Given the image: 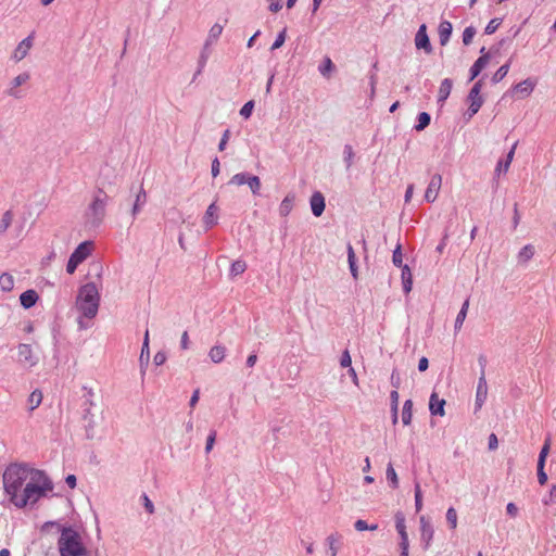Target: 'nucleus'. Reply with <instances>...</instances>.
Segmentation results:
<instances>
[{"label":"nucleus","instance_id":"19","mask_svg":"<svg viewBox=\"0 0 556 556\" xmlns=\"http://www.w3.org/2000/svg\"><path fill=\"white\" fill-rule=\"evenodd\" d=\"M402 282L405 293H409L413 287V276L407 265L402 266Z\"/></svg>","mask_w":556,"mask_h":556},{"label":"nucleus","instance_id":"16","mask_svg":"<svg viewBox=\"0 0 556 556\" xmlns=\"http://www.w3.org/2000/svg\"><path fill=\"white\" fill-rule=\"evenodd\" d=\"M488 387L484 377H481L477 387L476 407L480 409L486 399Z\"/></svg>","mask_w":556,"mask_h":556},{"label":"nucleus","instance_id":"49","mask_svg":"<svg viewBox=\"0 0 556 556\" xmlns=\"http://www.w3.org/2000/svg\"><path fill=\"white\" fill-rule=\"evenodd\" d=\"M555 501H556V484H553L548 492V496L543 500V504L547 506V505L555 503Z\"/></svg>","mask_w":556,"mask_h":556},{"label":"nucleus","instance_id":"15","mask_svg":"<svg viewBox=\"0 0 556 556\" xmlns=\"http://www.w3.org/2000/svg\"><path fill=\"white\" fill-rule=\"evenodd\" d=\"M39 300V296L35 290H27L23 292L20 296L21 305L24 308H30L33 307L37 301Z\"/></svg>","mask_w":556,"mask_h":556},{"label":"nucleus","instance_id":"62","mask_svg":"<svg viewBox=\"0 0 556 556\" xmlns=\"http://www.w3.org/2000/svg\"><path fill=\"white\" fill-rule=\"evenodd\" d=\"M180 346L182 350H187L189 348V336L187 331H184L181 334Z\"/></svg>","mask_w":556,"mask_h":556},{"label":"nucleus","instance_id":"45","mask_svg":"<svg viewBox=\"0 0 556 556\" xmlns=\"http://www.w3.org/2000/svg\"><path fill=\"white\" fill-rule=\"evenodd\" d=\"M286 35H287V30H286V28H285V29H282V30L278 34V36H277L276 40L274 41V43H273V46H271V48H270V49H271V50H276V49H279L280 47H282V46H283V43H285V41H286Z\"/></svg>","mask_w":556,"mask_h":556},{"label":"nucleus","instance_id":"6","mask_svg":"<svg viewBox=\"0 0 556 556\" xmlns=\"http://www.w3.org/2000/svg\"><path fill=\"white\" fill-rule=\"evenodd\" d=\"M481 92V83L478 81L471 88L468 94L469 108H468V118L472 117L480 110L483 99L480 96Z\"/></svg>","mask_w":556,"mask_h":556},{"label":"nucleus","instance_id":"29","mask_svg":"<svg viewBox=\"0 0 556 556\" xmlns=\"http://www.w3.org/2000/svg\"><path fill=\"white\" fill-rule=\"evenodd\" d=\"M509 68H510V61H508L507 63H505L504 65H502L495 73L494 75L492 76V83L493 84H497L500 83L501 80L504 79V77L508 74L509 72Z\"/></svg>","mask_w":556,"mask_h":556},{"label":"nucleus","instance_id":"38","mask_svg":"<svg viewBox=\"0 0 556 556\" xmlns=\"http://www.w3.org/2000/svg\"><path fill=\"white\" fill-rule=\"evenodd\" d=\"M390 397H391V406H392V410H393V421L396 422L397 420V416H396V413H397V406H399V392L396 390H393L390 394Z\"/></svg>","mask_w":556,"mask_h":556},{"label":"nucleus","instance_id":"18","mask_svg":"<svg viewBox=\"0 0 556 556\" xmlns=\"http://www.w3.org/2000/svg\"><path fill=\"white\" fill-rule=\"evenodd\" d=\"M226 355V349L223 345H214L208 352L211 361L215 364L223 362Z\"/></svg>","mask_w":556,"mask_h":556},{"label":"nucleus","instance_id":"50","mask_svg":"<svg viewBox=\"0 0 556 556\" xmlns=\"http://www.w3.org/2000/svg\"><path fill=\"white\" fill-rule=\"evenodd\" d=\"M545 465H538V481L541 485L547 482V475L544 470Z\"/></svg>","mask_w":556,"mask_h":556},{"label":"nucleus","instance_id":"27","mask_svg":"<svg viewBox=\"0 0 556 556\" xmlns=\"http://www.w3.org/2000/svg\"><path fill=\"white\" fill-rule=\"evenodd\" d=\"M386 476H387V480L389 481L390 486L392 489H397L399 488V478H397L396 471L391 463L387 467Z\"/></svg>","mask_w":556,"mask_h":556},{"label":"nucleus","instance_id":"63","mask_svg":"<svg viewBox=\"0 0 556 556\" xmlns=\"http://www.w3.org/2000/svg\"><path fill=\"white\" fill-rule=\"evenodd\" d=\"M199 399H200V390H199V389H197V390H194V392H193V394H192V396H191V399H190V403H189V404H190V407H191V408H194V407H195V405H197V404H198V402H199Z\"/></svg>","mask_w":556,"mask_h":556},{"label":"nucleus","instance_id":"5","mask_svg":"<svg viewBox=\"0 0 556 556\" xmlns=\"http://www.w3.org/2000/svg\"><path fill=\"white\" fill-rule=\"evenodd\" d=\"M93 243L91 241L81 242L70 256L66 265V271L72 275L79 264H81L92 252Z\"/></svg>","mask_w":556,"mask_h":556},{"label":"nucleus","instance_id":"56","mask_svg":"<svg viewBox=\"0 0 556 556\" xmlns=\"http://www.w3.org/2000/svg\"><path fill=\"white\" fill-rule=\"evenodd\" d=\"M167 357H166V354L164 352H157L155 355H154V358H153V362L156 366H161L163 365L165 362H166Z\"/></svg>","mask_w":556,"mask_h":556},{"label":"nucleus","instance_id":"33","mask_svg":"<svg viewBox=\"0 0 556 556\" xmlns=\"http://www.w3.org/2000/svg\"><path fill=\"white\" fill-rule=\"evenodd\" d=\"M146 199H147L146 191L141 187L139 192H138V194H137L136 202H135L134 207H132V215L134 216L137 215V213L140 210V206L146 203Z\"/></svg>","mask_w":556,"mask_h":556},{"label":"nucleus","instance_id":"10","mask_svg":"<svg viewBox=\"0 0 556 556\" xmlns=\"http://www.w3.org/2000/svg\"><path fill=\"white\" fill-rule=\"evenodd\" d=\"M309 203H311L312 213L316 217H319L325 211V198L321 194V192H319V191L314 192L311 197Z\"/></svg>","mask_w":556,"mask_h":556},{"label":"nucleus","instance_id":"40","mask_svg":"<svg viewBox=\"0 0 556 556\" xmlns=\"http://www.w3.org/2000/svg\"><path fill=\"white\" fill-rule=\"evenodd\" d=\"M248 186L250 187L251 191L256 194L261 188V181L257 176H251L248 178Z\"/></svg>","mask_w":556,"mask_h":556},{"label":"nucleus","instance_id":"25","mask_svg":"<svg viewBox=\"0 0 556 556\" xmlns=\"http://www.w3.org/2000/svg\"><path fill=\"white\" fill-rule=\"evenodd\" d=\"M14 288V278L11 274L4 273L0 276V289L10 292Z\"/></svg>","mask_w":556,"mask_h":556},{"label":"nucleus","instance_id":"14","mask_svg":"<svg viewBox=\"0 0 556 556\" xmlns=\"http://www.w3.org/2000/svg\"><path fill=\"white\" fill-rule=\"evenodd\" d=\"M441 188V176L435 175L431 178L429 186L426 190L425 198L428 202H432L437 199L439 190Z\"/></svg>","mask_w":556,"mask_h":556},{"label":"nucleus","instance_id":"20","mask_svg":"<svg viewBox=\"0 0 556 556\" xmlns=\"http://www.w3.org/2000/svg\"><path fill=\"white\" fill-rule=\"evenodd\" d=\"M535 253V249L532 244L525 245L518 253L517 258L521 264L529 262Z\"/></svg>","mask_w":556,"mask_h":556},{"label":"nucleus","instance_id":"35","mask_svg":"<svg viewBox=\"0 0 556 556\" xmlns=\"http://www.w3.org/2000/svg\"><path fill=\"white\" fill-rule=\"evenodd\" d=\"M13 220V213L11 211H7L3 213L0 220V232H4L11 226Z\"/></svg>","mask_w":556,"mask_h":556},{"label":"nucleus","instance_id":"17","mask_svg":"<svg viewBox=\"0 0 556 556\" xmlns=\"http://www.w3.org/2000/svg\"><path fill=\"white\" fill-rule=\"evenodd\" d=\"M516 146H517V143H515L513 146V148L508 152L505 161H498L496 168H495V174L497 176H500L502 173L505 174L509 169V166H510L514 155H515Z\"/></svg>","mask_w":556,"mask_h":556},{"label":"nucleus","instance_id":"47","mask_svg":"<svg viewBox=\"0 0 556 556\" xmlns=\"http://www.w3.org/2000/svg\"><path fill=\"white\" fill-rule=\"evenodd\" d=\"M254 108L253 101L247 102L240 110V115L244 118H249Z\"/></svg>","mask_w":556,"mask_h":556},{"label":"nucleus","instance_id":"60","mask_svg":"<svg viewBox=\"0 0 556 556\" xmlns=\"http://www.w3.org/2000/svg\"><path fill=\"white\" fill-rule=\"evenodd\" d=\"M497 446H498L497 437H496V434L491 433L490 437H489V448L491 451H494V450L497 448Z\"/></svg>","mask_w":556,"mask_h":556},{"label":"nucleus","instance_id":"13","mask_svg":"<svg viewBox=\"0 0 556 556\" xmlns=\"http://www.w3.org/2000/svg\"><path fill=\"white\" fill-rule=\"evenodd\" d=\"M218 220V207L215 203H212L208 205L204 216H203V224L206 229H211L217 224Z\"/></svg>","mask_w":556,"mask_h":556},{"label":"nucleus","instance_id":"11","mask_svg":"<svg viewBox=\"0 0 556 556\" xmlns=\"http://www.w3.org/2000/svg\"><path fill=\"white\" fill-rule=\"evenodd\" d=\"M31 46H33V36H28L27 38L22 40L13 52L14 60L17 62L23 60L28 54Z\"/></svg>","mask_w":556,"mask_h":556},{"label":"nucleus","instance_id":"8","mask_svg":"<svg viewBox=\"0 0 556 556\" xmlns=\"http://www.w3.org/2000/svg\"><path fill=\"white\" fill-rule=\"evenodd\" d=\"M446 404V401L443 397H440L437 391H433V393L430 396L429 401V409L433 416H444V406Z\"/></svg>","mask_w":556,"mask_h":556},{"label":"nucleus","instance_id":"30","mask_svg":"<svg viewBox=\"0 0 556 556\" xmlns=\"http://www.w3.org/2000/svg\"><path fill=\"white\" fill-rule=\"evenodd\" d=\"M451 90H452V85H451L450 80L446 78L442 81L441 87L439 89V94H438L439 101H445L448 98Z\"/></svg>","mask_w":556,"mask_h":556},{"label":"nucleus","instance_id":"36","mask_svg":"<svg viewBox=\"0 0 556 556\" xmlns=\"http://www.w3.org/2000/svg\"><path fill=\"white\" fill-rule=\"evenodd\" d=\"M223 29H224L223 25H220L218 23L214 24L208 31L207 41H216L219 38V36L222 35Z\"/></svg>","mask_w":556,"mask_h":556},{"label":"nucleus","instance_id":"12","mask_svg":"<svg viewBox=\"0 0 556 556\" xmlns=\"http://www.w3.org/2000/svg\"><path fill=\"white\" fill-rule=\"evenodd\" d=\"M395 528L401 538L400 546H409L408 534L406 532L405 526V518L402 514H396L395 516Z\"/></svg>","mask_w":556,"mask_h":556},{"label":"nucleus","instance_id":"34","mask_svg":"<svg viewBox=\"0 0 556 556\" xmlns=\"http://www.w3.org/2000/svg\"><path fill=\"white\" fill-rule=\"evenodd\" d=\"M247 269V263L244 261L238 260L231 264L230 274L232 276H239L243 274Z\"/></svg>","mask_w":556,"mask_h":556},{"label":"nucleus","instance_id":"4","mask_svg":"<svg viewBox=\"0 0 556 556\" xmlns=\"http://www.w3.org/2000/svg\"><path fill=\"white\" fill-rule=\"evenodd\" d=\"M106 194L99 190L89 205V218L93 225H99L105 217Z\"/></svg>","mask_w":556,"mask_h":556},{"label":"nucleus","instance_id":"9","mask_svg":"<svg viewBox=\"0 0 556 556\" xmlns=\"http://www.w3.org/2000/svg\"><path fill=\"white\" fill-rule=\"evenodd\" d=\"M426 25L422 24L415 37V45L417 49H424L427 53L431 52V45L429 41V37L426 31Z\"/></svg>","mask_w":556,"mask_h":556},{"label":"nucleus","instance_id":"3","mask_svg":"<svg viewBox=\"0 0 556 556\" xmlns=\"http://www.w3.org/2000/svg\"><path fill=\"white\" fill-rule=\"evenodd\" d=\"M61 556H86L80 534L73 528H63L58 542Z\"/></svg>","mask_w":556,"mask_h":556},{"label":"nucleus","instance_id":"23","mask_svg":"<svg viewBox=\"0 0 556 556\" xmlns=\"http://www.w3.org/2000/svg\"><path fill=\"white\" fill-rule=\"evenodd\" d=\"M328 556H337L339 551L340 536L338 534H330L327 536Z\"/></svg>","mask_w":556,"mask_h":556},{"label":"nucleus","instance_id":"42","mask_svg":"<svg viewBox=\"0 0 556 556\" xmlns=\"http://www.w3.org/2000/svg\"><path fill=\"white\" fill-rule=\"evenodd\" d=\"M501 24H502L501 18L491 20L484 29L485 34L491 35V34L495 33Z\"/></svg>","mask_w":556,"mask_h":556},{"label":"nucleus","instance_id":"57","mask_svg":"<svg viewBox=\"0 0 556 556\" xmlns=\"http://www.w3.org/2000/svg\"><path fill=\"white\" fill-rule=\"evenodd\" d=\"M28 79H29V75L24 73V74L16 76L14 78L13 83H14L15 87H18V86L25 84Z\"/></svg>","mask_w":556,"mask_h":556},{"label":"nucleus","instance_id":"61","mask_svg":"<svg viewBox=\"0 0 556 556\" xmlns=\"http://www.w3.org/2000/svg\"><path fill=\"white\" fill-rule=\"evenodd\" d=\"M229 136H230V131L228 129L225 130V132H224V135L222 137V140L219 142V146H218L219 151L225 150V147H226V144H227V142L229 140Z\"/></svg>","mask_w":556,"mask_h":556},{"label":"nucleus","instance_id":"52","mask_svg":"<svg viewBox=\"0 0 556 556\" xmlns=\"http://www.w3.org/2000/svg\"><path fill=\"white\" fill-rule=\"evenodd\" d=\"M216 440V431H211V433L207 437L206 445H205V452L210 453L214 446Z\"/></svg>","mask_w":556,"mask_h":556},{"label":"nucleus","instance_id":"48","mask_svg":"<svg viewBox=\"0 0 556 556\" xmlns=\"http://www.w3.org/2000/svg\"><path fill=\"white\" fill-rule=\"evenodd\" d=\"M475 34H476L475 28L467 27L464 30V34H463V41H464V43L465 45H469L472 41Z\"/></svg>","mask_w":556,"mask_h":556},{"label":"nucleus","instance_id":"7","mask_svg":"<svg viewBox=\"0 0 556 556\" xmlns=\"http://www.w3.org/2000/svg\"><path fill=\"white\" fill-rule=\"evenodd\" d=\"M535 87L536 79L529 77L513 86L510 92L513 96L522 99L529 97L534 91Z\"/></svg>","mask_w":556,"mask_h":556},{"label":"nucleus","instance_id":"2","mask_svg":"<svg viewBox=\"0 0 556 556\" xmlns=\"http://www.w3.org/2000/svg\"><path fill=\"white\" fill-rule=\"evenodd\" d=\"M100 295L96 283L84 285L78 292L76 307L84 317L93 318L99 308Z\"/></svg>","mask_w":556,"mask_h":556},{"label":"nucleus","instance_id":"55","mask_svg":"<svg viewBox=\"0 0 556 556\" xmlns=\"http://www.w3.org/2000/svg\"><path fill=\"white\" fill-rule=\"evenodd\" d=\"M506 511L509 517L515 518L519 513V508L515 503H508L506 506Z\"/></svg>","mask_w":556,"mask_h":556},{"label":"nucleus","instance_id":"21","mask_svg":"<svg viewBox=\"0 0 556 556\" xmlns=\"http://www.w3.org/2000/svg\"><path fill=\"white\" fill-rule=\"evenodd\" d=\"M452 33V24L447 21H444L440 24L439 27V37L441 45H446L450 39V35Z\"/></svg>","mask_w":556,"mask_h":556},{"label":"nucleus","instance_id":"53","mask_svg":"<svg viewBox=\"0 0 556 556\" xmlns=\"http://www.w3.org/2000/svg\"><path fill=\"white\" fill-rule=\"evenodd\" d=\"M344 154H345L346 166L350 167L352 165V161L354 157V152H353V149L351 146H345Z\"/></svg>","mask_w":556,"mask_h":556},{"label":"nucleus","instance_id":"39","mask_svg":"<svg viewBox=\"0 0 556 556\" xmlns=\"http://www.w3.org/2000/svg\"><path fill=\"white\" fill-rule=\"evenodd\" d=\"M354 527L357 531H365V530L375 531L378 529V525L368 526L367 522L363 519L356 520V522L354 523Z\"/></svg>","mask_w":556,"mask_h":556},{"label":"nucleus","instance_id":"58","mask_svg":"<svg viewBox=\"0 0 556 556\" xmlns=\"http://www.w3.org/2000/svg\"><path fill=\"white\" fill-rule=\"evenodd\" d=\"M142 500H143V504H144L146 509H147L150 514H153V513H154V505H153V503L150 501V498L148 497V495H147V494H143V495H142Z\"/></svg>","mask_w":556,"mask_h":556},{"label":"nucleus","instance_id":"32","mask_svg":"<svg viewBox=\"0 0 556 556\" xmlns=\"http://www.w3.org/2000/svg\"><path fill=\"white\" fill-rule=\"evenodd\" d=\"M430 115L426 112H421L418 115V123L415 125L417 131L424 130L430 124Z\"/></svg>","mask_w":556,"mask_h":556},{"label":"nucleus","instance_id":"24","mask_svg":"<svg viewBox=\"0 0 556 556\" xmlns=\"http://www.w3.org/2000/svg\"><path fill=\"white\" fill-rule=\"evenodd\" d=\"M294 195H287L280 203L279 213L286 217L290 214L293 208Z\"/></svg>","mask_w":556,"mask_h":556},{"label":"nucleus","instance_id":"41","mask_svg":"<svg viewBox=\"0 0 556 556\" xmlns=\"http://www.w3.org/2000/svg\"><path fill=\"white\" fill-rule=\"evenodd\" d=\"M248 176L243 173L236 174L231 177L229 180V184L236 185V186H242L248 182Z\"/></svg>","mask_w":556,"mask_h":556},{"label":"nucleus","instance_id":"51","mask_svg":"<svg viewBox=\"0 0 556 556\" xmlns=\"http://www.w3.org/2000/svg\"><path fill=\"white\" fill-rule=\"evenodd\" d=\"M351 364H352V359H351L350 352H349L348 350H345V351L342 353V355H341L340 365H341L342 367H348V368H350V367H352V366H351Z\"/></svg>","mask_w":556,"mask_h":556},{"label":"nucleus","instance_id":"22","mask_svg":"<svg viewBox=\"0 0 556 556\" xmlns=\"http://www.w3.org/2000/svg\"><path fill=\"white\" fill-rule=\"evenodd\" d=\"M489 58V54H483L475 62V64L470 68L471 78L478 76L480 72L488 65Z\"/></svg>","mask_w":556,"mask_h":556},{"label":"nucleus","instance_id":"59","mask_svg":"<svg viewBox=\"0 0 556 556\" xmlns=\"http://www.w3.org/2000/svg\"><path fill=\"white\" fill-rule=\"evenodd\" d=\"M349 265H350V269H351V274L352 276L357 279V276H358V270H357V266H356V257L355 258H349Z\"/></svg>","mask_w":556,"mask_h":556},{"label":"nucleus","instance_id":"28","mask_svg":"<svg viewBox=\"0 0 556 556\" xmlns=\"http://www.w3.org/2000/svg\"><path fill=\"white\" fill-rule=\"evenodd\" d=\"M42 397V392L40 390L33 391L28 397L29 409H36L41 404Z\"/></svg>","mask_w":556,"mask_h":556},{"label":"nucleus","instance_id":"46","mask_svg":"<svg viewBox=\"0 0 556 556\" xmlns=\"http://www.w3.org/2000/svg\"><path fill=\"white\" fill-rule=\"evenodd\" d=\"M392 262L395 266L402 267L403 265V254L401 250V245H397L393 252Z\"/></svg>","mask_w":556,"mask_h":556},{"label":"nucleus","instance_id":"26","mask_svg":"<svg viewBox=\"0 0 556 556\" xmlns=\"http://www.w3.org/2000/svg\"><path fill=\"white\" fill-rule=\"evenodd\" d=\"M412 409H413L412 400L405 401V403L403 405V410H402V421L405 426H408L412 421V417H413Z\"/></svg>","mask_w":556,"mask_h":556},{"label":"nucleus","instance_id":"43","mask_svg":"<svg viewBox=\"0 0 556 556\" xmlns=\"http://www.w3.org/2000/svg\"><path fill=\"white\" fill-rule=\"evenodd\" d=\"M468 306H469V301L466 300L456 317V326H462V324L464 323L466 315H467Z\"/></svg>","mask_w":556,"mask_h":556},{"label":"nucleus","instance_id":"44","mask_svg":"<svg viewBox=\"0 0 556 556\" xmlns=\"http://www.w3.org/2000/svg\"><path fill=\"white\" fill-rule=\"evenodd\" d=\"M420 522H421V535L424 539H427V543H428L432 536V530H431L430 526L425 521L424 517H421Z\"/></svg>","mask_w":556,"mask_h":556},{"label":"nucleus","instance_id":"37","mask_svg":"<svg viewBox=\"0 0 556 556\" xmlns=\"http://www.w3.org/2000/svg\"><path fill=\"white\" fill-rule=\"evenodd\" d=\"M549 448H551V440L549 439H546L542 448H541V452H540V455H539V459H538V465H545V462H546V457L549 453Z\"/></svg>","mask_w":556,"mask_h":556},{"label":"nucleus","instance_id":"64","mask_svg":"<svg viewBox=\"0 0 556 556\" xmlns=\"http://www.w3.org/2000/svg\"><path fill=\"white\" fill-rule=\"evenodd\" d=\"M219 161L217 157H215L212 162V175L213 177H216L219 174Z\"/></svg>","mask_w":556,"mask_h":556},{"label":"nucleus","instance_id":"54","mask_svg":"<svg viewBox=\"0 0 556 556\" xmlns=\"http://www.w3.org/2000/svg\"><path fill=\"white\" fill-rule=\"evenodd\" d=\"M18 353L21 356H25V359L28 361L31 354V349L28 344H21L18 348Z\"/></svg>","mask_w":556,"mask_h":556},{"label":"nucleus","instance_id":"31","mask_svg":"<svg viewBox=\"0 0 556 556\" xmlns=\"http://www.w3.org/2000/svg\"><path fill=\"white\" fill-rule=\"evenodd\" d=\"M334 70V64L329 56L324 59L323 64L319 66V72L323 76L329 77L331 72Z\"/></svg>","mask_w":556,"mask_h":556},{"label":"nucleus","instance_id":"1","mask_svg":"<svg viewBox=\"0 0 556 556\" xmlns=\"http://www.w3.org/2000/svg\"><path fill=\"white\" fill-rule=\"evenodd\" d=\"M3 485L11 503L17 508L36 504L53 490V483L45 471L16 464L5 469Z\"/></svg>","mask_w":556,"mask_h":556}]
</instances>
